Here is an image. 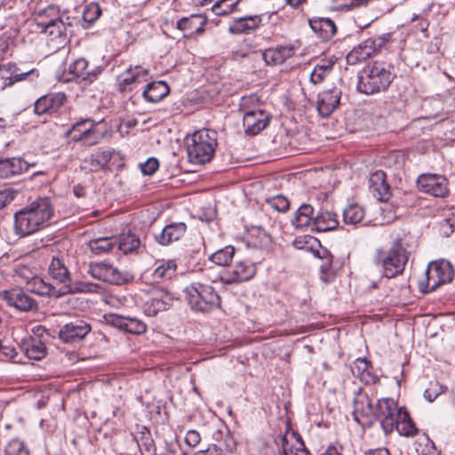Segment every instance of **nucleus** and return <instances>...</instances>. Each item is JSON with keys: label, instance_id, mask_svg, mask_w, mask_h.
I'll return each instance as SVG.
<instances>
[{"label": "nucleus", "instance_id": "obj_1", "mask_svg": "<svg viewBox=\"0 0 455 455\" xmlns=\"http://www.w3.org/2000/svg\"><path fill=\"white\" fill-rule=\"evenodd\" d=\"M53 212L54 208L49 197L37 198L15 212V233L20 237H24L44 228Z\"/></svg>", "mask_w": 455, "mask_h": 455}, {"label": "nucleus", "instance_id": "obj_2", "mask_svg": "<svg viewBox=\"0 0 455 455\" xmlns=\"http://www.w3.org/2000/svg\"><path fill=\"white\" fill-rule=\"evenodd\" d=\"M392 68L391 64L384 61L375 60L368 63L358 73L357 91L366 95L386 91L395 77Z\"/></svg>", "mask_w": 455, "mask_h": 455}, {"label": "nucleus", "instance_id": "obj_3", "mask_svg": "<svg viewBox=\"0 0 455 455\" xmlns=\"http://www.w3.org/2000/svg\"><path fill=\"white\" fill-rule=\"evenodd\" d=\"M187 153L190 163L203 164L212 160L217 143V132L203 129L186 138Z\"/></svg>", "mask_w": 455, "mask_h": 455}, {"label": "nucleus", "instance_id": "obj_4", "mask_svg": "<svg viewBox=\"0 0 455 455\" xmlns=\"http://www.w3.org/2000/svg\"><path fill=\"white\" fill-rule=\"evenodd\" d=\"M410 252L403 247V239L396 237L388 250L377 249L375 262L381 265L386 277L394 278L403 273Z\"/></svg>", "mask_w": 455, "mask_h": 455}, {"label": "nucleus", "instance_id": "obj_5", "mask_svg": "<svg viewBox=\"0 0 455 455\" xmlns=\"http://www.w3.org/2000/svg\"><path fill=\"white\" fill-rule=\"evenodd\" d=\"M184 292L193 311L210 313L220 307L221 298L211 284L193 283L185 288Z\"/></svg>", "mask_w": 455, "mask_h": 455}, {"label": "nucleus", "instance_id": "obj_6", "mask_svg": "<svg viewBox=\"0 0 455 455\" xmlns=\"http://www.w3.org/2000/svg\"><path fill=\"white\" fill-rule=\"evenodd\" d=\"M425 275L426 280L419 283V288L426 294L444 283H451L454 277V269L448 260L441 259L429 263Z\"/></svg>", "mask_w": 455, "mask_h": 455}, {"label": "nucleus", "instance_id": "obj_7", "mask_svg": "<svg viewBox=\"0 0 455 455\" xmlns=\"http://www.w3.org/2000/svg\"><path fill=\"white\" fill-rule=\"evenodd\" d=\"M403 407H398L391 398L379 399L375 404L373 421H379L386 435L391 434L397 424V418Z\"/></svg>", "mask_w": 455, "mask_h": 455}, {"label": "nucleus", "instance_id": "obj_8", "mask_svg": "<svg viewBox=\"0 0 455 455\" xmlns=\"http://www.w3.org/2000/svg\"><path fill=\"white\" fill-rule=\"evenodd\" d=\"M38 75L36 69H27L23 66H18L13 62L0 65V80L3 82L4 88L12 86L15 83L23 80L32 81L37 78Z\"/></svg>", "mask_w": 455, "mask_h": 455}, {"label": "nucleus", "instance_id": "obj_9", "mask_svg": "<svg viewBox=\"0 0 455 455\" xmlns=\"http://www.w3.org/2000/svg\"><path fill=\"white\" fill-rule=\"evenodd\" d=\"M0 299L10 307H13L21 312L36 311L38 309L36 300L19 287L0 291Z\"/></svg>", "mask_w": 455, "mask_h": 455}, {"label": "nucleus", "instance_id": "obj_10", "mask_svg": "<svg viewBox=\"0 0 455 455\" xmlns=\"http://www.w3.org/2000/svg\"><path fill=\"white\" fill-rule=\"evenodd\" d=\"M275 443L281 447L282 455H312L300 435L291 430L290 427L283 435L275 439Z\"/></svg>", "mask_w": 455, "mask_h": 455}, {"label": "nucleus", "instance_id": "obj_11", "mask_svg": "<svg viewBox=\"0 0 455 455\" xmlns=\"http://www.w3.org/2000/svg\"><path fill=\"white\" fill-rule=\"evenodd\" d=\"M88 68L89 61L85 58L80 57L69 64L68 73L72 75L73 79L78 80L80 84L89 85L98 79L106 66H92L91 73H85L84 70Z\"/></svg>", "mask_w": 455, "mask_h": 455}, {"label": "nucleus", "instance_id": "obj_12", "mask_svg": "<svg viewBox=\"0 0 455 455\" xmlns=\"http://www.w3.org/2000/svg\"><path fill=\"white\" fill-rule=\"evenodd\" d=\"M92 331L91 324L82 319L71 321L59 331V339L67 344H73L83 340Z\"/></svg>", "mask_w": 455, "mask_h": 455}, {"label": "nucleus", "instance_id": "obj_13", "mask_svg": "<svg viewBox=\"0 0 455 455\" xmlns=\"http://www.w3.org/2000/svg\"><path fill=\"white\" fill-rule=\"evenodd\" d=\"M174 299L173 294L165 289L155 291L143 303V312L148 316H156L159 312L169 309Z\"/></svg>", "mask_w": 455, "mask_h": 455}, {"label": "nucleus", "instance_id": "obj_14", "mask_svg": "<svg viewBox=\"0 0 455 455\" xmlns=\"http://www.w3.org/2000/svg\"><path fill=\"white\" fill-rule=\"evenodd\" d=\"M342 91L339 87L323 90L317 95L316 109L322 117L330 116L339 106Z\"/></svg>", "mask_w": 455, "mask_h": 455}, {"label": "nucleus", "instance_id": "obj_15", "mask_svg": "<svg viewBox=\"0 0 455 455\" xmlns=\"http://www.w3.org/2000/svg\"><path fill=\"white\" fill-rule=\"evenodd\" d=\"M447 180L441 175L422 174L417 180V187L435 197H443L448 193Z\"/></svg>", "mask_w": 455, "mask_h": 455}, {"label": "nucleus", "instance_id": "obj_16", "mask_svg": "<svg viewBox=\"0 0 455 455\" xmlns=\"http://www.w3.org/2000/svg\"><path fill=\"white\" fill-rule=\"evenodd\" d=\"M272 116L263 109L254 112H245L243 117L244 133L248 136H255L266 129L271 121Z\"/></svg>", "mask_w": 455, "mask_h": 455}, {"label": "nucleus", "instance_id": "obj_17", "mask_svg": "<svg viewBox=\"0 0 455 455\" xmlns=\"http://www.w3.org/2000/svg\"><path fill=\"white\" fill-rule=\"evenodd\" d=\"M257 272L255 264L249 260L238 261L232 269H228L221 276V280L228 284L246 282L251 280Z\"/></svg>", "mask_w": 455, "mask_h": 455}, {"label": "nucleus", "instance_id": "obj_18", "mask_svg": "<svg viewBox=\"0 0 455 455\" xmlns=\"http://www.w3.org/2000/svg\"><path fill=\"white\" fill-rule=\"evenodd\" d=\"M353 403L354 419L358 423H361V419H364L366 423H372L375 405L372 403V401L368 394L360 388L354 397Z\"/></svg>", "mask_w": 455, "mask_h": 455}, {"label": "nucleus", "instance_id": "obj_19", "mask_svg": "<svg viewBox=\"0 0 455 455\" xmlns=\"http://www.w3.org/2000/svg\"><path fill=\"white\" fill-rule=\"evenodd\" d=\"M67 96L64 92L45 94L35 101L34 113L37 116L54 114L65 104Z\"/></svg>", "mask_w": 455, "mask_h": 455}, {"label": "nucleus", "instance_id": "obj_20", "mask_svg": "<svg viewBox=\"0 0 455 455\" xmlns=\"http://www.w3.org/2000/svg\"><path fill=\"white\" fill-rule=\"evenodd\" d=\"M207 18L201 14H192L189 17H183L177 21V28L183 31V37L195 38L201 36L204 31Z\"/></svg>", "mask_w": 455, "mask_h": 455}, {"label": "nucleus", "instance_id": "obj_21", "mask_svg": "<svg viewBox=\"0 0 455 455\" xmlns=\"http://www.w3.org/2000/svg\"><path fill=\"white\" fill-rule=\"evenodd\" d=\"M95 124L92 119H84L72 124L71 128L66 132V136L68 137L72 132L78 131L79 134L74 135L72 140L74 141H84L85 145L92 146L97 143L98 137L91 138L94 135Z\"/></svg>", "mask_w": 455, "mask_h": 455}, {"label": "nucleus", "instance_id": "obj_22", "mask_svg": "<svg viewBox=\"0 0 455 455\" xmlns=\"http://www.w3.org/2000/svg\"><path fill=\"white\" fill-rule=\"evenodd\" d=\"M132 435L137 443L141 455H154L156 453V443L148 427L136 425Z\"/></svg>", "mask_w": 455, "mask_h": 455}, {"label": "nucleus", "instance_id": "obj_23", "mask_svg": "<svg viewBox=\"0 0 455 455\" xmlns=\"http://www.w3.org/2000/svg\"><path fill=\"white\" fill-rule=\"evenodd\" d=\"M186 232L187 225L184 222H172L164 227L159 234L155 235V241L162 246H168L179 241Z\"/></svg>", "mask_w": 455, "mask_h": 455}, {"label": "nucleus", "instance_id": "obj_24", "mask_svg": "<svg viewBox=\"0 0 455 455\" xmlns=\"http://www.w3.org/2000/svg\"><path fill=\"white\" fill-rule=\"evenodd\" d=\"M386 178L387 176L384 172L377 171L369 179L370 192L378 200L383 202H387L391 196L390 186Z\"/></svg>", "mask_w": 455, "mask_h": 455}, {"label": "nucleus", "instance_id": "obj_25", "mask_svg": "<svg viewBox=\"0 0 455 455\" xmlns=\"http://www.w3.org/2000/svg\"><path fill=\"white\" fill-rule=\"evenodd\" d=\"M294 53L295 48L293 45H279L276 48H268L263 51L262 59L267 66H277L292 57Z\"/></svg>", "mask_w": 455, "mask_h": 455}, {"label": "nucleus", "instance_id": "obj_26", "mask_svg": "<svg viewBox=\"0 0 455 455\" xmlns=\"http://www.w3.org/2000/svg\"><path fill=\"white\" fill-rule=\"evenodd\" d=\"M262 22L261 15H246L235 19L228 26L232 35L249 34L257 29Z\"/></svg>", "mask_w": 455, "mask_h": 455}, {"label": "nucleus", "instance_id": "obj_27", "mask_svg": "<svg viewBox=\"0 0 455 455\" xmlns=\"http://www.w3.org/2000/svg\"><path fill=\"white\" fill-rule=\"evenodd\" d=\"M29 164L21 157L0 159V178L7 179L20 175L28 170Z\"/></svg>", "mask_w": 455, "mask_h": 455}, {"label": "nucleus", "instance_id": "obj_28", "mask_svg": "<svg viewBox=\"0 0 455 455\" xmlns=\"http://www.w3.org/2000/svg\"><path fill=\"white\" fill-rule=\"evenodd\" d=\"M315 209L309 204H302L295 212L291 222L297 230L310 228L313 231Z\"/></svg>", "mask_w": 455, "mask_h": 455}, {"label": "nucleus", "instance_id": "obj_29", "mask_svg": "<svg viewBox=\"0 0 455 455\" xmlns=\"http://www.w3.org/2000/svg\"><path fill=\"white\" fill-rule=\"evenodd\" d=\"M112 157L109 150L98 151L83 160L81 168L86 172H95L107 168Z\"/></svg>", "mask_w": 455, "mask_h": 455}, {"label": "nucleus", "instance_id": "obj_30", "mask_svg": "<svg viewBox=\"0 0 455 455\" xmlns=\"http://www.w3.org/2000/svg\"><path fill=\"white\" fill-rule=\"evenodd\" d=\"M20 347L29 359L41 360L46 355V346L37 337L28 336L24 338Z\"/></svg>", "mask_w": 455, "mask_h": 455}, {"label": "nucleus", "instance_id": "obj_31", "mask_svg": "<svg viewBox=\"0 0 455 455\" xmlns=\"http://www.w3.org/2000/svg\"><path fill=\"white\" fill-rule=\"evenodd\" d=\"M312 30L323 41H329L337 33V27L334 21L329 18H313L309 20Z\"/></svg>", "mask_w": 455, "mask_h": 455}, {"label": "nucleus", "instance_id": "obj_32", "mask_svg": "<svg viewBox=\"0 0 455 455\" xmlns=\"http://www.w3.org/2000/svg\"><path fill=\"white\" fill-rule=\"evenodd\" d=\"M170 92L166 82L159 80L148 83L142 92L144 100L150 103H157L164 100Z\"/></svg>", "mask_w": 455, "mask_h": 455}, {"label": "nucleus", "instance_id": "obj_33", "mask_svg": "<svg viewBox=\"0 0 455 455\" xmlns=\"http://www.w3.org/2000/svg\"><path fill=\"white\" fill-rule=\"evenodd\" d=\"M339 226L337 215L321 208L315 214L313 231L326 232L335 229Z\"/></svg>", "mask_w": 455, "mask_h": 455}, {"label": "nucleus", "instance_id": "obj_34", "mask_svg": "<svg viewBox=\"0 0 455 455\" xmlns=\"http://www.w3.org/2000/svg\"><path fill=\"white\" fill-rule=\"evenodd\" d=\"M154 266L151 275L156 282L171 279L177 270L175 259H156Z\"/></svg>", "mask_w": 455, "mask_h": 455}, {"label": "nucleus", "instance_id": "obj_35", "mask_svg": "<svg viewBox=\"0 0 455 455\" xmlns=\"http://www.w3.org/2000/svg\"><path fill=\"white\" fill-rule=\"evenodd\" d=\"M336 63L335 58H323L319 60L310 74L309 80L313 84H322L332 71Z\"/></svg>", "mask_w": 455, "mask_h": 455}, {"label": "nucleus", "instance_id": "obj_36", "mask_svg": "<svg viewBox=\"0 0 455 455\" xmlns=\"http://www.w3.org/2000/svg\"><path fill=\"white\" fill-rule=\"evenodd\" d=\"M28 290L36 294L41 296H49L60 298L61 295H58L61 292L60 289H56L52 284L46 283L44 279L38 276H34L28 282Z\"/></svg>", "mask_w": 455, "mask_h": 455}, {"label": "nucleus", "instance_id": "obj_37", "mask_svg": "<svg viewBox=\"0 0 455 455\" xmlns=\"http://www.w3.org/2000/svg\"><path fill=\"white\" fill-rule=\"evenodd\" d=\"M371 44H372V42L366 39L354 47L346 57L347 63L348 65H355L370 58L375 52Z\"/></svg>", "mask_w": 455, "mask_h": 455}, {"label": "nucleus", "instance_id": "obj_38", "mask_svg": "<svg viewBox=\"0 0 455 455\" xmlns=\"http://www.w3.org/2000/svg\"><path fill=\"white\" fill-rule=\"evenodd\" d=\"M396 421L397 424L395 429H396L401 435L409 437L418 434V428L404 407L402 411H400V414H398Z\"/></svg>", "mask_w": 455, "mask_h": 455}, {"label": "nucleus", "instance_id": "obj_39", "mask_svg": "<svg viewBox=\"0 0 455 455\" xmlns=\"http://www.w3.org/2000/svg\"><path fill=\"white\" fill-rule=\"evenodd\" d=\"M48 273L50 276L60 283H66L70 281V274L63 260L52 257L49 265Z\"/></svg>", "mask_w": 455, "mask_h": 455}, {"label": "nucleus", "instance_id": "obj_40", "mask_svg": "<svg viewBox=\"0 0 455 455\" xmlns=\"http://www.w3.org/2000/svg\"><path fill=\"white\" fill-rule=\"evenodd\" d=\"M140 83L139 74H133L130 67L117 78V90L121 93L132 92Z\"/></svg>", "mask_w": 455, "mask_h": 455}, {"label": "nucleus", "instance_id": "obj_41", "mask_svg": "<svg viewBox=\"0 0 455 455\" xmlns=\"http://www.w3.org/2000/svg\"><path fill=\"white\" fill-rule=\"evenodd\" d=\"M116 245L124 254H129L139 249L140 246V240L137 235L129 231L126 234H122L117 238Z\"/></svg>", "mask_w": 455, "mask_h": 455}, {"label": "nucleus", "instance_id": "obj_42", "mask_svg": "<svg viewBox=\"0 0 455 455\" xmlns=\"http://www.w3.org/2000/svg\"><path fill=\"white\" fill-rule=\"evenodd\" d=\"M101 289L100 285L89 282H76L69 285H64L61 288V292L58 295L64 296L68 293H81V292H99Z\"/></svg>", "mask_w": 455, "mask_h": 455}, {"label": "nucleus", "instance_id": "obj_43", "mask_svg": "<svg viewBox=\"0 0 455 455\" xmlns=\"http://www.w3.org/2000/svg\"><path fill=\"white\" fill-rule=\"evenodd\" d=\"M116 242L115 237H100L90 240L88 246L92 253L99 255L110 251L116 246Z\"/></svg>", "mask_w": 455, "mask_h": 455}, {"label": "nucleus", "instance_id": "obj_44", "mask_svg": "<svg viewBox=\"0 0 455 455\" xmlns=\"http://www.w3.org/2000/svg\"><path fill=\"white\" fill-rule=\"evenodd\" d=\"M60 17L59 8L55 5H49L47 8L38 12L36 20L38 27L44 29L49 28Z\"/></svg>", "mask_w": 455, "mask_h": 455}, {"label": "nucleus", "instance_id": "obj_45", "mask_svg": "<svg viewBox=\"0 0 455 455\" xmlns=\"http://www.w3.org/2000/svg\"><path fill=\"white\" fill-rule=\"evenodd\" d=\"M134 275L128 271H120L118 268L109 264L107 282L110 284L122 285L132 282Z\"/></svg>", "mask_w": 455, "mask_h": 455}, {"label": "nucleus", "instance_id": "obj_46", "mask_svg": "<svg viewBox=\"0 0 455 455\" xmlns=\"http://www.w3.org/2000/svg\"><path fill=\"white\" fill-rule=\"evenodd\" d=\"M322 263L319 267L320 280L324 283H332L337 275L338 268L334 263L333 256L328 259H321Z\"/></svg>", "mask_w": 455, "mask_h": 455}, {"label": "nucleus", "instance_id": "obj_47", "mask_svg": "<svg viewBox=\"0 0 455 455\" xmlns=\"http://www.w3.org/2000/svg\"><path fill=\"white\" fill-rule=\"evenodd\" d=\"M214 439L219 441L228 452L233 453L236 451L238 443L227 427L224 431H217L214 434Z\"/></svg>", "mask_w": 455, "mask_h": 455}, {"label": "nucleus", "instance_id": "obj_48", "mask_svg": "<svg viewBox=\"0 0 455 455\" xmlns=\"http://www.w3.org/2000/svg\"><path fill=\"white\" fill-rule=\"evenodd\" d=\"M364 210L357 204H350L343 211V220L346 224L355 225L363 220Z\"/></svg>", "mask_w": 455, "mask_h": 455}, {"label": "nucleus", "instance_id": "obj_49", "mask_svg": "<svg viewBox=\"0 0 455 455\" xmlns=\"http://www.w3.org/2000/svg\"><path fill=\"white\" fill-rule=\"evenodd\" d=\"M415 450L418 455H439L435 443L427 435H423L415 443Z\"/></svg>", "mask_w": 455, "mask_h": 455}, {"label": "nucleus", "instance_id": "obj_50", "mask_svg": "<svg viewBox=\"0 0 455 455\" xmlns=\"http://www.w3.org/2000/svg\"><path fill=\"white\" fill-rule=\"evenodd\" d=\"M241 0H217L212 6V12L218 16H226L235 11Z\"/></svg>", "mask_w": 455, "mask_h": 455}, {"label": "nucleus", "instance_id": "obj_51", "mask_svg": "<svg viewBox=\"0 0 455 455\" xmlns=\"http://www.w3.org/2000/svg\"><path fill=\"white\" fill-rule=\"evenodd\" d=\"M235 248L231 245L220 249L210 256V260L219 266H228L235 255Z\"/></svg>", "mask_w": 455, "mask_h": 455}, {"label": "nucleus", "instance_id": "obj_52", "mask_svg": "<svg viewBox=\"0 0 455 455\" xmlns=\"http://www.w3.org/2000/svg\"><path fill=\"white\" fill-rule=\"evenodd\" d=\"M101 8L98 3L92 2L85 5L83 11V20L85 24L84 28H88L92 25L101 15Z\"/></svg>", "mask_w": 455, "mask_h": 455}, {"label": "nucleus", "instance_id": "obj_53", "mask_svg": "<svg viewBox=\"0 0 455 455\" xmlns=\"http://www.w3.org/2000/svg\"><path fill=\"white\" fill-rule=\"evenodd\" d=\"M250 237L251 239H256V241L253 242L254 246L259 248H267L272 243V236L270 234L260 227L252 228L250 233Z\"/></svg>", "mask_w": 455, "mask_h": 455}, {"label": "nucleus", "instance_id": "obj_54", "mask_svg": "<svg viewBox=\"0 0 455 455\" xmlns=\"http://www.w3.org/2000/svg\"><path fill=\"white\" fill-rule=\"evenodd\" d=\"M108 266L109 264L105 262H92L89 264L88 273L92 277L106 283Z\"/></svg>", "mask_w": 455, "mask_h": 455}, {"label": "nucleus", "instance_id": "obj_55", "mask_svg": "<svg viewBox=\"0 0 455 455\" xmlns=\"http://www.w3.org/2000/svg\"><path fill=\"white\" fill-rule=\"evenodd\" d=\"M259 104V97L255 93H251L241 98L239 103V110L243 114L245 112H254L257 111V109H259L258 108Z\"/></svg>", "mask_w": 455, "mask_h": 455}, {"label": "nucleus", "instance_id": "obj_56", "mask_svg": "<svg viewBox=\"0 0 455 455\" xmlns=\"http://www.w3.org/2000/svg\"><path fill=\"white\" fill-rule=\"evenodd\" d=\"M4 455H30V452L24 442L15 438L7 443Z\"/></svg>", "mask_w": 455, "mask_h": 455}, {"label": "nucleus", "instance_id": "obj_57", "mask_svg": "<svg viewBox=\"0 0 455 455\" xmlns=\"http://www.w3.org/2000/svg\"><path fill=\"white\" fill-rule=\"evenodd\" d=\"M146 331L147 325L142 321L135 317L126 316L124 331L134 335H140L145 333Z\"/></svg>", "mask_w": 455, "mask_h": 455}, {"label": "nucleus", "instance_id": "obj_58", "mask_svg": "<svg viewBox=\"0 0 455 455\" xmlns=\"http://www.w3.org/2000/svg\"><path fill=\"white\" fill-rule=\"evenodd\" d=\"M43 30L49 33V35L54 38L67 36L66 22L61 16L58 18L57 20H54L49 28H44Z\"/></svg>", "mask_w": 455, "mask_h": 455}, {"label": "nucleus", "instance_id": "obj_59", "mask_svg": "<svg viewBox=\"0 0 455 455\" xmlns=\"http://www.w3.org/2000/svg\"><path fill=\"white\" fill-rule=\"evenodd\" d=\"M368 367H371V362L366 357H359L354 361L351 371L354 376L361 379V377Z\"/></svg>", "mask_w": 455, "mask_h": 455}, {"label": "nucleus", "instance_id": "obj_60", "mask_svg": "<svg viewBox=\"0 0 455 455\" xmlns=\"http://www.w3.org/2000/svg\"><path fill=\"white\" fill-rule=\"evenodd\" d=\"M267 202L273 209L279 212H285L290 208L289 200L282 195L273 196L272 198L267 199Z\"/></svg>", "mask_w": 455, "mask_h": 455}, {"label": "nucleus", "instance_id": "obj_61", "mask_svg": "<svg viewBox=\"0 0 455 455\" xmlns=\"http://www.w3.org/2000/svg\"><path fill=\"white\" fill-rule=\"evenodd\" d=\"M159 168V161L156 157H149L144 163L140 164V169L144 175H152Z\"/></svg>", "mask_w": 455, "mask_h": 455}, {"label": "nucleus", "instance_id": "obj_62", "mask_svg": "<svg viewBox=\"0 0 455 455\" xmlns=\"http://www.w3.org/2000/svg\"><path fill=\"white\" fill-rule=\"evenodd\" d=\"M315 243H318V239L311 235H301L297 236L292 244L296 249L299 250H309V246Z\"/></svg>", "mask_w": 455, "mask_h": 455}, {"label": "nucleus", "instance_id": "obj_63", "mask_svg": "<svg viewBox=\"0 0 455 455\" xmlns=\"http://www.w3.org/2000/svg\"><path fill=\"white\" fill-rule=\"evenodd\" d=\"M337 4L336 9L339 11H348L361 4H367L368 0H334Z\"/></svg>", "mask_w": 455, "mask_h": 455}, {"label": "nucleus", "instance_id": "obj_64", "mask_svg": "<svg viewBox=\"0 0 455 455\" xmlns=\"http://www.w3.org/2000/svg\"><path fill=\"white\" fill-rule=\"evenodd\" d=\"M391 36V33H385L381 36L368 38V40L370 42H372L371 45V48H373L374 52H376L379 51L387 42L390 41Z\"/></svg>", "mask_w": 455, "mask_h": 455}]
</instances>
